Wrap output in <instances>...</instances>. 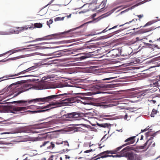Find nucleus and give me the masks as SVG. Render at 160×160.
<instances>
[{
  "label": "nucleus",
  "mask_w": 160,
  "mask_h": 160,
  "mask_svg": "<svg viewBox=\"0 0 160 160\" xmlns=\"http://www.w3.org/2000/svg\"><path fill=\"white\" fill-rule=\"evenodd\" d=\"M97 67H96L92 66H91V73H94L93 72L96 71L97 70V69H96Z\"/></svg>",
  "instance_id": "e433bc0d"
},
{
  "label": "nucleus",
  "mask_w": 160,
  "mask_h": 160,
  "mask_svg": "<svg viewBox=\"0 0 160 160\" xmlns=\"http://www.w3.org/2000/svg\"><path fill=\"white\" fill-rule=\"evenodd\" d=\"M61 17H58L55 18L54 21H61Z\"/></svg>",
  "instance_id": "09e8293b"
},
{
  "label": "nucleus",
  "mask_w": 160,
  "mask_h": 160,
  "mask_svg": "<svg viewBox=\"0 0 160 160\" xmlns=\"http://www.w3.org/2000/svg\"><path fill=\"white\" fill-rule=\"evenodd\" d=\"M127 117H128V115L127 114H126L124 116V118L125 119H127Z\"/></svg>",
  "instance_id": "774afa93"
},
{
  "label": "nucleus",
  "mask_w": 160,
  "mask_h": 160,
  "mask_svg": "<svg viewBox=\"0 0 160 160\" xmlns=\"http://www.w3.org/2000/svg\"><path fill=\"white\" fill-rule=\"evenodd\" d=\"M90 152V150H88L85 151L84 152L85 153H87Z\"/></svg>",
  "instance_id": "052dcab7"
},
{
  "label": "nucleus",
  "mask_w": 160,
  "mask_h": 160,
  "mask_svg": "<svg viewBox=\"0 0 160 160\" xmlns=\"http://www.w3.org/2000/svg\"><path fill=\"white\" fill-rule=\"evenodd\" d=\"M93 98L92 97H91V105H93L94 106H106L108 105H106V104L107 103L106 102H102L100 103H93L91 101L92 100Z\"/></svg>",
  "instance_id": "4468645a"
},
{
  "label": "nucleus",
  "mask_w": 160,
  "mask_h": 160,
  "mask_svg": "<svg viewBox=\"0 0 160 160\" xmlns=\"http://www.w3.org/2000/svg\"><path fill=\"white\" fill-rule=\"evenodd\" d=\"M146 45H148V46H154L155 47H156V48L158 47V46L157 45H155V44H150L148 43H146Z\"/></svg>",
  "instance_id": "de8ad7c7"
},
{
  "label": "nucleus",
  "mask_w": 160,
  "mask_h": 160,
  "mask_svg": "<svg viewBox=\"0 0 160 160\" xmlns=\"http://www.w3.org/2000/svg\"><path fill=\"white\" fill-rule=\"evenodd\" d=\"M54 0H52L48 4V5H50L51 4Z\"/></svg>",
  "instance_id": "338daca9"
},
{
  "label": "nucleus",
  "mask_w": 160,
  "mask_h": 160,
  "mask_svg": "<svg viewBox=\"0 0 160 160\" xmlns=\"http://www.w3.org/2000/svg\"><path fill=\"white\" fill-rule=\"evenodd\" d=\"M118 26V25H117L115 26L114 27H112L111 28H109L107 30V28H108V27L107 28H106L105 29L103 30L101 32H98V33H96V32H95L94 33H93L92 32H91V36L97 35L98 34H100L101 33H104L108 30H110L111 29L115 28H117Z\"/></svg>",
  "instance_id": "dca6fc26"
},
{
  "label": "nucleus",
  "mask_w": 160,
  "mask_h": 160,
  "mask_svg": "<svg viewBox=\"0 0 160 160\" xmlns=\"http://www.w3.org/2000/svg\"><path fill=\"white\" fill-rule=\"evenodd\" d=\"M10 133V132H2L0 133V134L2 135V134H9Z\"/></svg>",
  "instance_id": "5fc2aeb1"
},
{
  "label": "nucleus",
  "mask_w": 160,
  "mask_h": 160,
  "mask_svg": "<svg viewBox=\"0 0 160 160\" xmlns=\"http://www.w3.org/2000/svg\"><path fill=\"white\" fill-rule=\"evenodd\" d=\"M115 51H117V49L112 50L109 52L108 53H110L111 54V56H116L117 55V53H116V54H114V52Z\"/></svg>",
  "instance_id": "2f4dec72"
},
{
  "label": "nucleus",
  "mask_w": 160,
  "mask_h": 160,
  "mask_svg": "<svg viewBox=\"0 0 160 160\" xmlns=\"http://www.w3.org/2000/svg\"><path fill=\"white\" fill-rule=\"evenodd\" d=\"M35 68H36V67L35 66L31 67L29 68H28L27 69L25 70H23L22 71L18 73L17 74H14V76H18L21 74H24L26 72L30 71L33 70H34Z\"/></svg>",
  "instance_id": "2eb2a0df"
},
{
  "label": "nucleus",
  "mask_w": 160,
  "mask_h": 160,
  "mask_svg": "<svg viewBox=\"0 0 160 160\" xmlns=\"http://www.w3.org/2000/svg\"><path fill=\"white\" fill-rule=\"evenodd\" d=\"M47 43L46 42H42V43H40L39 44V45H44L46 44Z\"/></svg>",
  "instance_id": "680f3d73"
},
{
  "label": "nucleus",
  "mask_w": 160,
  "mask_h": 160,
  "mask_svg": "<svg viewBox=\"0 0 160 160\" xmlns=\"http://www.w3.org/2000/svg\"><path fill=\"white\" fill-rule=\"evenodd\" d=\"M134 149L133 147L132 146H129L126 147L122 150L120 152V155L117 154L116 155H106V154H108V153H105L103 154L101 153L100 154L96 155L93 158H91V160H97L99 159L100 158H104L108 157H112L113 158L120 157L125 156L126 155V152L132 150ZM108 153V154H109Z\"/></svg>",
  "instance_id": "7ed1b4c3"
},
{
  "label": "nucleus",
  "mask_w": 160,
  "mask_h": 160,
  "mask_svg": "<svg viewBox=\"0 0 160 160\" xmlns=\"http://www.w3.org/2000/svg\"><path fill=\"white\" fill-rule=\"evenodd\" d=\"M25 49V48H22L21 49L16 50H14V49L11 50H9V51H8L3 53L0 54V57L8 53H10V55H11V54L14 53L16 52H18L19 51H22V50H24Z\"/></svg>",
  "instance_id": "f3484780"
},
{
  "label": "nucleus",
  "mask_w": 160,
  "mask_h": 160,
  "mask_svg": "<svg viewBox=\"0 0 160 160\" xmlns=\"http://www.w3.org/2000/svg\"><path fill=\"white\" fill-rule=\"evenodd\" d=\"M111 34H108L107 35L103 36V37L104 38H103V39L111 37L112 36V35H111Z\"/></svg>",
  "instance_id": "79ce46f5"
},
{
  "label": "nucleus",
  "mask_w": 160,
  "mask_h": 160,
  "mask_svg": "<svg viewBox=\"0 0 160 160\" xmlns=\"http://www.w3.org/2000/svg\"><path fill=\"white\" fill-rule=\"evenodd\" d=\"M92 127L91 126V131L96 132L97 131V126H92Z\"/></svg>",
  "instance_id": "473e14b6"
},
{
  "label": "nucleus",
  "mask_w": 160,
  "mask_h": 160,
  "mask_svg": "<svg viewBox=\"0 0 160 160\" xmlns=\"http://www.w3.org/2000/svg\"><path fill=\"white\" fill-rule=\"evenodd\" d=\"M136 136L132 137L129 138L125 140L124 142L126 143L122 145V146L116 148L114 150H107L103 152L102 154L105 153L108 154L111 153V154H117L118 151L121 149L123 147L128 145L133 144L135 141V138Z\"/></svg>",
  "instance_id": "20e7f679"
},
{
  "label": "nucleus",
  "mask_w": 160,
  "mask_h": 160,
  "mask_svg": "<svg viewBox=\"0 0 160 160\" xmlns=\"http://www.w3.org/2000/svg\"><path fill=\"white\" fill-rule=\"evenodd\" d=\"M95 116H96V114L95 113L92 114V113L91 112V121L92 122H91V123H95L96 121L97 122L98 119L94 117Z\"/></svg>",
  "instance_id": "412c9836"
},
{
  "label": "nucleus",
  "mask_w": 160,
  "mask_h": 160,
  "mask_svg": "<svg viewBox=\"0 0 160 160\" xmlns=\"http://www.w3.org/2000/svg\"><path fill=\"white\" fill-rule=\"evenodd\" d=\"M95 123H91V124L92 126H96V125H97L98 126L100 127L104 128H109V127L110 126V125L107 123L99 124L98 123L97 121L95 122Z\"/></svg>",
  "instance_id": "6ab92c4d"
},
{
  "label": "nucleus",
  "mask_w": 160,
  "mask_h": 160,
  "mask_svg": "<svg viewBox=\"0 0 160 160\" xmlns=\"http://www.w3.org/2000/svg\"><path fill=\"white\" fill-rule=\"evenodd\" d=\"M28 133H38V132L36 131H33L31 130V129L30 128L28 127Z\"/></svg>",
  "instance_id": "58836bf2"
},
{
  "label": "nucleus",
  "mask_w": 160,
  "mask_h": 160,
  "mask_svg": "<svg viewBox=\"0 0 160 160\" xmlns=\"http://www.w3.org/2000/svg\"><path fill=\"white\" fill-rule=\"evenodd\" d=\"M19 33V31L13 28H10L9 31H0V34L2 35L18 34Z\"/></svg>",
  "instance_id": "6e6552de"
},
{
  "label": "nucleus",
  "mask_w": 160,
  "mask_h": 160,
  "mask_svg": "<svg viewBox=\"0 0 160 160\" xmlns=\"http://www.w3.org/2000/svg\"><path fill=\"white\" fill-rule=\"evenodd\" d=\"M116 77H110V78H104L102 79L103 80H109L111 79L115 78H116Z\"/></svg>",
  "instance_id": "37998d69"
},
{
  "label": "nucleus",
  "mask_w": 160,
  "mask_h": 160,
  "mask_svg": "<svg viewBox=\"0 0 160 160\" xmlns=\"http://www.w3.org/2000/svg\"><path fill=\"white\" fill-rule=\"evenodd\" d=\"M83 99L84 101L82 102L84 104H90V97H84Z\"/></svg>",
  "instance_id": "5701e85b"
},
{
  "label": "nucleus",
  "mask_w": 160,
  "mask_h": 160,
  "mask_svg": "<svg viewBox=\"0 0 160 160\" xmlns=\"http://www.w3.org/2000/svg\"><path fill=\"white\" fill-rule=\"evenodd\" d=\"M92 87L98 90L102 88H110V84L100 83L95 84L93 85H92V86L91 85V88Z\"/></svg>",
  "instance_id": "0eeeda50"
},
{
  "label": "nucleus",
  "mask_w": 160,
  "mask_h": 160,
  "mask_svg": "<svg viewBox=\"0 0 160 160\" xmlns=\"http://www.w3.org/2000/svg\"><path fill=\"white\" fill-rule=\"evenodd\" d=\"M94 45H91V49L93 51H91V58H97L96 57L99 55V50L97 49V48H95L94 49H92L94 48Z\"/></svg>",
  "instance_id": "1a4fd4ad"
},
{
  "label": "nucleus",
  "mask_w": 160,
  "mask_h": 160,
  "mask_svg": "<svg viewBox=\"0 0 160 160\" xmlns=\"http://www.w3.org/2000/svg\"><path fill=\"white\" fill-rule=\"evenodd\" d=\"M14 76H14V74L4 76L3 77L0 78V82L3 80H5L8 79V78Z\"/></svg>",
  "instance_id": "a878e982"
},
{
  "label": "nucleus",
  "mask_w": 160,
  "mask_h": 160,
  "mask_svg": "<svg viewBox=\"0 0 160 160\" xmlns=\"http://www.w3.org/2000/svg\"><path fill=\"white\" fill-rule=\"evenodd\" d=\"M27 109L26 107H15L12 108L11 112L16 113L18 112L24 111L26 110Z\"/></svg>",
  "instance_id": "ddd939ff"
},
{
  "label": "nucleus",
  "mask_w": 160,
  "mask_h": 160,
  "mask_svg": "<svg viewBox=\"0 0 160 160\" xmlns=\"http://www.w3.org/2000/svg\"><path fill=\"white\" fill-rule=\"evenodd\" d=\"M45 146L47 149H52L54 148L55 145L52 142H50L49 141H47L44 142L43 144L40 146V147L42 148Z\"/></svg>",
  "instance_id": "9d476101"
},
{
  "label": "nucleus",
  "mask_w": 160,
  "mask_h": 160,
  "mask_svg": "<svg viewBox=\"0 0 160 160\" xmlns=\"http://www.w3.org/2000/svg\"><path fill=\"white\" fill-rule=\"evenodd\" d=\"M137 20L138 19H132V20H131L128 22H126V23H125V24H122V25H119V27H120L122 26L125 24H129L130 23H131L132 22H135V21H137Z\"/></svg>",
  "instance_id": "4c0bfd02"
},
{
  "label": "nucleus",
  "mask_w": 160,
  "mask_h": 160,
  "mask_svg": "<svg viewBox=\"0 0 160 160\" xmlns=\"http://www.w3.org/2000/svg\"><path fill=\"white\" fill-rule=\"evenodd\" d=\"M98 0H91V9L92 11L96 10L99 8V7L96 5L97 4V2Z\"/></svg>",
  "instance_id": "f8f14e48"
},
{
  "label": "nucleus",
  "mask_w": 160,
  "mask_h": 160,
  "mask_svg": "<svg viewBox=\"0 0 160 160\" xmlns=\"http://www.w3.org/2000/svg\"><path fill=\"white\" fill-rule=\"evenodd\" d=\"M92 38L91 39V40H90L91 42L92 41H95V40H98L99 39H98L97 38Z\"/></svg>",
  "instance_id": "864d4df0"
},
{
  "label": "nucleus",
  "mask_w": 160,
  "mask_h": 160,
  "mask_svg": "<svg viewBox=\"0 0 160 160\" xmlns=\"http://www.w3.org/2000/svg\"><path fill=\"white\" fill-rule=\"evenodd\" d=\"M50 88L45 82H41L32 85L30 84L26 83L22 85L20 88H18V92L14 94V97L17 96L21 93L31 89L42 90L49 88Z\"/></svg>",
  "instance_id": "f03ea898"
},
{
  "label": "nucleus",
  "mask_w": 160,
  "mask_h": 160,
  "mask_svg": "<svg viewBox=\"0 0 160 160\" xmlns=\"http://www.w3.org/2000/svg\"><path fill=\"white\" fill-rule=\"evenodd\" d=\"M60 99L62 103H72L75 102L77 100L76 98L72 97L70 94L64 93L58 94L50 95L42 98H36L29 100L28 102L27 100H19L14 101L13 103H25L26 104H28L33 101L36 102H49L52 100Z\"/></svg>",
  "instance_id": "f257e3e1"
},
{
  "label": "nucleus",
  "mask_w": 160,
  "mask_h": 160,
  "mask_svg": "<svg viewBox=\"0 0 160 160\" xmlns=\"http://www.w3.org/2000/svg\"><path fill=\"white\" fill-rule=\"evenodd\" d=\"M136 6H137V5H134V6H132V7H131L130 8H128L126 9L125 10H124V11H123L121 12V14H122L123 13H124V12H128V11L129 10H132V9L134 8H135V7Z\"/></svg>",
  "instance_id": "7c9ffc66"
},
{
  "label": "nucleus",
  "mask_w": 160,
  "mask_h": 160,
  "mask_svg": "<svg viewBox=\"0 0 160 160\" xmlns=\"http://www.w3.org/2000/svg\"><path fill=\"white\" fill-rule=\"evenodd\" d=\"M151 85L153 87L160 86V75L157 76L156 78L153 80Z\"/></svg>",
  "instance_id": "9b49d317"
},
{
  "label": "nucleus",
  "mask_w": 160,
  "mask_h": 160,
  "mask_svg": "<svg viewBox=\"0 0 160 160\" xmlns=\"http://www.w3.org/2000/svg\"><path fill=\"white\" fill-rule=\"evenodd\" d=\"M29 75H25V76H19L17 78H22V77H28V76H29Z\"/></svg>",
  "instance_id": "13d9d810"
},
{
  "label": "nucleus",
  "mask_w": 160,
  "mask_h": 160,
  "mask_svg": "<svg viewBox=\"0 0 160 160\" xmlns=\"http://www.w3.org/2000/svg\"><path fill=\"white\" fill-rule=\"evenodd\" d=\"M137 16L139 18V19L142 18L143 17V14L137 15Z\"/></svg>",
  "instance_id": "4d7b16f0"
},
{
  "label": "nucleus",
  "mask_w": 160,
  "mask_h": 160,
  "mask_svg": "<svg viewBox=\"0 0 160 160\" xmlns=\"http://www.w3.org/2000/svg\"><path fill=\"white\" fill-rule=\"evenodd\" d=\"M58 104L56 102H52L47 105L41 107L43 110L36 111L34 112H40L48 111L51 109L58 107Z\"/></svg>",
  "instance_id": "423d86ee"
},
{
  "label": "nucleus",
  "mask_w": 160,
  "mask_h": 160,
  "mask_svg": "<svg viewBox=\"0 0 160 160\" xmlns=\"http://www.w3.org/2000/svg\"><path fill=\"white\" fill-rule=\"evenodd\" d=\"M125 29H126V28H125L124 29H120L114 32L115 33H118L124 30Z\"/></svg>",
  "instance_id": "49530a36"
},
{
  "label": "nucleus",
  "mask_w": 160,
  "mask_h": 160,
  "mask_svg": "<svg viewBox=\"0 0 160 160\" xmlns=\"http://www.w3.org/2000/svg\"><path fill=\"white\" fill-rule=\"evenodd\" d=\"M127 152H126V155L125 156L128 155V159L130 160H133L134 156L133 155L130 153H127Z\"/></svg>",
  "instance_id": "cd10ccee"
},
{
  "label": "nucleus",
  "mask_w": 160,
  "mask_h": 160,
  "mask_svg": "<svg viewBox=\"0 0 160 160\" xmlns=\"http://www.w3.org/2000/svg\"><path fill=\"white\" fill-rule=\"evenodd\" d=\"M64 87V86H62V85H58V86H57L56 87L53 88H59V87L61 88V87Z\"/></svg>",
  "instance_id": "bf43d9fd"
},
{
  "label": "nucleus",
  "mask_w": 160,
  "mask_h": 160,
  "mask_svg": "<svg viewBox=\"0 0 160 160\" xmlns=\"http://www.w3.org/2000/svg\"><path fill=\"white\" fill-rule=\"evenodd\" d=\"M18 28L19 29L18 30L19 31V32H20V31H23L24 30H27L28 28L30 29H33L34 28H33L32 26H30V27L25 26L24 27L17 28Z\"/></svg>",
  "instance_id": "393cba45"
},
{
  "label": "nucleus",
  "mask_w": 160,
  "mask_h": 160,
  "mask_svg": "<svg viewBox=\"0 0 160 160\" xmlns=\"http://www.w3.org/2000/svg\"><path fill=\"white\" fill-rule=\"evenodd\" d=\"M106 2L107 0H103L102 1L100 5L98 6V7H99V8H100V6L101 7V9L98 11L99 12H101L104 10V8L106 6Z\"/></svg>",
  "instance_id": "aec40b11"
},
{
  "label": "nucleus",
  "mask_w": 160,
  "mask_h": 160,
  "mask_svg": "<svg viewBox=\"0 0 160 160\" xmlns=\"http://www.w3.org/2000/svg\"><path fill=\"white\" fill-rule=\"evenodd\" d=\"M53 22V21L51 19H50L48 21H47V25H48L49 27L50 28V25Z\"/></svg>",
  "instance_id": "ea45409f"
},
{
  "label": "nucleus",
  "mask_w": 160,
  "mask_h": 160,
  "mask_svg": "<svg viewBox=\"0 0 160 160\" xmlns=\"http://www.w3.org/2000/svg\"><path fill=\"white\" fill-rule=\"evenodd\" d=\"M65 51H64V50H62L59 51H58L56 52V54L55 55L57 57H59L62 55H63L64 53V52Z\"/></svg>",
  "instance_id": "bb28decb"
},
{
  "label": "nucleus",
  "mask_w": 160,
  "mask_h": 160,
  "mask_svg": "<svg viewBox=\"0 0 160 160\" xmlns=\"http://www.w3.org/2000/svg\"><path fill=\"white\" fill-rule=\"evenodd\" d=\"M57 35L56 34H52L51 35H48L47 36H46L45 37H43V38H38L37 39V41H41V40H49V39H52V38H45L47 37H49L52 36H55Z\"/></svg>",
  "instance_id": "b1692460"
},
{
  "label": "nucleus",
  "mask_w": 160,
  "mask_h": 160,
  "mask_svg": "<svg viewBox=\"0 0 160 160\" xmlns=\"http://www.w3.org/2000/svg\"><path fill=\"white\" fill-rule=\"evenodd\" d=\"M65 156L66 159H69L70 158V157L68 156L67 155H65Z\"/></svg>",
  "instance_id": "0e129e2a"
},
{
  "label": "nucleus",
  "mask_w": 160,
  "mask_h": 160,
  "mask_svg": "<svg viewBox=\"0 0 160 160\" xmlns=\"http://www.w3.org/2000/svg\"><path fill=\"white\" fill-rule=\"evenodd\" d=\"M90 5V4L89 3H87V4H84V5H83L81 7L79 8H77V9H80L81 8H82L83 7H84V6H86V5H88V7L89 6V5Z\"/></svg>",
  "instance_id": "c03bdc74"
},
{
  "label": "nucleus",
  "mask_w": 160,
  "mask_h": 160,
  "mask_svg": "<svg viewBox=\"0 0 160 160\" xmlns=\"http://www.w3.org/2000/svg\"><path fill=\"white\" fill-rule=\"evenodd\" d=\"M86 95L87 96H90V92H88L87 93H86Z\"/></svg>",
  "instance_id": "e2e57ef3"
},
{
  "label": "nucleus",
  "mask_w": 160,
  "mask_h": 160,
  "mask_svg": "<svg viewBox=\"0 0 160 160\" xmlns=\"http://www.w3.org/2000/svg\"><path fill=\"white\" fill-rule=\"evenodd\" d=\"M53 76V75H48L47 76H44L42 78V79L43 80H47L48 79L53 78L54 77Z\"/></svg>",
  "instance_id": "c85d7f7f"
},
{
  "label": "nucleus",
  "mask_w": 160,
  "mask_h": 160,
  "mask_svg": "<svg viewBox=\"0 0 160 160\" xmlns=\"http://www.w3.org/2000/svg\"><path fill=\"white\" fill-rule=\"evenodd\" d=\"M146 135L147 137L149 136H154L155 135V133L152 134L151 132H148L146 133Z\"/></svg>",
  "instance_id": "c9c22d12"
},
{
  "label": "nucleus",
  "mask_w": 160,
  "mask_h": 160,
  "mask_svg": "<svg viewBox=\"0 0 160 160\" xmlns=\"http://www.w3.org/2000/svg\"><path fill=\"white\" fill-rule=\"evenodd\" d=\"M28 127H27L21 128L17 130V131H16V133H22V132L28 133V132H29Z\"/></svg>",
  "instance_id": "a211bd4d"
},
{
  "label": "nucleus",
  "mask_w": 160,
  "mask_h": 160,
  "mask_svg": "<svg viewBox=\"0 0 160 160\" xmlns=\"http://www.w3.org/2000/svg\"><path fill=\"white\" fill-rule=\"evenodd\" d=\"M36 41H37V39L34 40L32 41L27 42H26L25 43H31V42H35Z\"/></svg>",
  "instance_id": "3c124183"
},
{
  "label": "nucleus",
  "mask_w": 160,
  "mask_h": 160,
  "mask_svg": "<svg viewBox=\"0 0 160 160\" xmlns=\"http://www.w3.org/2000/svg\"><path fill=\"white\" fill-rule=\"evenodd\" d=\"M87 113L84 114L83 113L81 112H72L64 114L63 116L66 118H73L77 120L78 119L77 118L79 117H82L83 116H84L85 117H88L89 118V116H87Z\"/></svg>",
  "instance_id": "39448f33"
},
{
  "label": "nucleus",
  "mask_w": 160,
  "mask_h": 160,
  "mask_svg": "<svg viewBox=\"0 0 160 160\" xmlns=\"http://www.w3.org/2000/svg\"><path fill=\"white\" fill-rule=\"evenodd\" d=\"M36 45V44H30L29 45L28 47H31V46H35Z\"/></svg>",
  "instance_id": "69168bd1"
},
{
  "label": "nucleus",
  "mask_w": 160,
  "mask_h": 160,
  "mask_svg": "<svg viewBox=\"0 0 160 160\" xmlns=\"http://www.w3.org/2000/svg\"><path fill=\"white\" fill-rule=\"evenodd\" d=\"M108 93V92H100L98 90L97 91H96V92H91V96H92V95H95L96 94H98V93Z\"/></svg>",
  "instance_id": "c756f323"
},
{
  "label": "nucleus",
  "mask_w": 160,
  "mask_h": 160,
  "mask_svg": "<svg viewBox=\"0 0 160 160\" xmlns=\"http://www.w3.org/2000/svg\"><path fill=\"white\" fill-rule=\"evenodd\" d=\"M153 137H151L150 138L146 141V142L143 145L140 146H138L137 147V148H138V149H144L145 148V147L147 144L148 142L149 141H150L151 140L153 139Z\"/></svg>",
  "instance_id": "4be33fe9"
},
{
  "label": "nucleus",
  "mask_w": 160,
  "mask_h": 160,
  "mask_svg": "<svg viewBox=\"0 0 160 160\" xmlns=\"http://www.w3.org/2000/svg\"><path fill=\"white\" fill-rule=\"evenodd\" d=\"M91 147L92 148H91V152L94 151L96 149L94 148H92V147H93V144L91 145Z\"/></svg>",
  "instance_id": "6e6d98bb"
},
{
  "label": "nucleus",
  "mask_w": 160,
  "mask_h": 160,
  "mask_svg": "<svg viewBox=\"0 0 160 160\" xmlns=\"http://www.w3.org/2000/svg\"><path fill=\"white\" fill-rule=\"evenodd\" d=\"M152 24V22H148V23H147L144 26V27H145V26H148V25H151V24Z\"/></svg>",
  "instance_id": "8fccbe9b"
},
{
  "label": "nucleus",
  "mask_w": 160,
  "mask_h": 160,
  "mask_svg": "<svg viewBox=\"0 0 160 160\" xmlns=\"http://www.w3.org/2000/svg\"><path fill=\"white\" fill-rule=\"evenodd\" d=\"M157 112V111L155 109H153L151 114V116L152 117H154L155 116V115L156 114Z\"/></svg>",
  "instance_id": "72a5a7b5"
},
{
  "label": "nucleus",
  "mask_w": 160,
  "mask_h": 160,
  "mask_svg": "<svg viewBox=\"0 0 160 160\" xmlns=\"http://www.w3.org/2000/svg\"><path fill=\"white\" fill-rule=\"evenodd\" d=\"M96 14L94 13L92 16V18L93 19V21H91V23L93 21L96 20V19H94V17L96 16Z\"/></svg>",
  "instance_id": "a19ab883"
},
{
  "label": "nucleus",
  "mask_w": 160,
  "mask_h": 160,
  "mask_svg": "<svg viewBox=\"0 0 160 160\" xmlns=\"http://www.w3.org/2000/svg\"><path fill=\"white\" fill-rule=\"evenodd\" d=\"M134 156L136 159L137 158V160H140V156L137 155H135Z\"/></svg>",
  "instance_id": "a18cd8bd"
},
{
  "label": "nucleus",
  "mask_w": 160,
  "mask_h": 160,
  "mask_svg": "<svg viewBox=\"0 0 160 160\" xmlns=\"http://www.w3.org/2000/svg\"><path fill=\"white\" fill-rule=\"evenodd\" d=\"M89 9H88L87 10L83 11H80V12H79L78 13L79 14H81L82 13H85V12H86L87 11H89Z\"/></svg>",
  "instance_id": "603ef678"
},
{
  "label": "nucleus",
  "mask_w": 160,
  "mask_h": 160,
  "mask_svg": "<svg viewBox=\"0 0 160 160\" xmlns=\"http://www.w3.org/2000/svg\"><path fill=\"white\" fill-rule=\"evenodd\" d=\"M42 24L40 23H36L34 24V27H32L34 28H41L42 27Z\"/></svg>",
  "instance_id": "f704fd0d"
}]
</instances>
